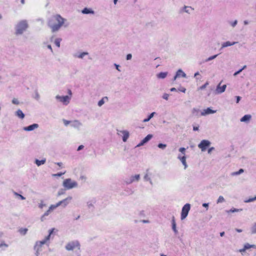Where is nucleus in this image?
<instances>
[{
	"label": "nucleus",
	"instance_id": "f257e3e1",
	"mask_svg": "<svg viewBox=\"0 0 256 256\" xmlns=\"http://www.w3.org/2000/svg\"><path fill=\"white\" fill-rule=\"evenodd\" d=\"M66 20L62 18L59 14H56L52 16L48 21V26L50 28L52 32H58L62 26L64 24Z\"/></svg>",
	"mask_w": 256,
	"mask_h": 256
},
{
	"label": "nucleus",
	"instance_id": "f03ea898",
	"mask_svg": "<svg viewBox=\"0 0 256 256\" xmlns=\"http://www.w3.org/2000/svg\"><path fill=\"white\" fill-rule=\"evenodd\" d=\"M28 25L26 20H22L19 22L16 26V35H21L24 32H25L28 28Z\"/></svg>",
	"mask_w": 256,
	"mask_h": 256
},
{
	"label": "nucleus",
	"instance_id": "7ed1b4c3",
	"mask_svg": "<svg viewBox=\"0 0 256 256\" xmlns=\"http://www.w3.org/2000/svg\"><path fill=\"white\" fill-rule=\"evenodd\" d=\"M65 248L68 251H73L76 249L80 250V244L78 240L70 241L66 244Z\"/></svg>",
	"mask_w": 256,
	"mask_h": 256
},
{
	"label": "nucleus",
	"instance_id": "20e7f679",
	"mask_svg": "<svg viewBox=\"0 0 256 256\" xmlns=\"http://www.w3.org/2000/svg\"><path fill=\"white\" fill-rule=\"evenodd\" d=\"M62 186L66 190H70L74 188H77L78 186V184L76 182L69 178L64 180Z\"/></svg>",
	"mask_w": 256,
	"mask_h": 256
},
{
	"label": "nucleus",
	"instance_id": "39448f33",
	"mask_svg": "<svg viewBox=\"0 0 256 256\" xmlns=\"http://www.w3.org/2000/svg\"><path fill=\"white\" fill-rule=\"evenodd\" d=\"M190 205L189 204H186L182 208L181 213V220H183L187 216L190 210Z\"/></svg>",
	"mask_w": 256,
	"mask_h": 256
},
{
	"label": "nucleus",
	"instance_id": "423d86ee",
	"mask_svg": "<svg viewBox=\"0 0 256 256\" xmlns=\"http://www.w3.org/2000/svg\"><path fill=\"white\" fill-rule=\"evenodd\" d=\"M211 143L208 140H202L198 144V147L201 150L202 152L206 150V148L210 145Z\"/></svg>",
	"mask_w": 256,
	"mask_h": 256
},
{
	"label": "nucleus",
	"instance_id": "0eeeda50",
	"mask_svg": "<svg viewBox=\"0 0 256 256\" xmlns=\"http://www.w3.org/2000/svg\"><path fill=\"white\" fill-rule=\"evenodd\" d=\"M140 179V174H136L134 176H131L129 178H126L125 182L127 184H130L134 182L139 181Z\"/></svg>",
	"mask_w": 256,
	"mask_h": 256
},
{
	"label": "nucleus",
	"instance_id": "6e6552de",
	"mask_svg": "<svg viewBox=\"0 0 256 256\" xmlns=\"http://www.w3.org/2000/svg\"><path fill=\"white\" fill-rule=\"evenodd\" d=\"M56 98L62 102L64 104L67 105L70 103V96H60L59 95H57L56 96Z\"/></svg>",
	"mask_w": 256,
	"mask_h": 256
},
{
	"label": "nucleus",
	"instance_id": "1a4fd4ad",
	"mask_svg": "<svg viewBox=\"0 0 256 256\" xmlns=\"http://www.w3.org/2000/svg\"><path fill=\"white\" fill-rule=\"evenodd\" d=\"M117 134L120 136H122V140L124 142H126L129 137V132L126 130H117Z\"/></svg>",
	"mask_w": 256,
	"mask_h": 256
},
{
	"label": "nucleus",
	"instance_id": "9d476101",
	"mask_svg": "<svg viewBox=\"0 0 256 256\" xmlns=\"http://www.w3.org/2000/svg\"><path fill=\"white\" fill-rule=\"evenodd\" d=\"M88 52H76L72 54V56L74 58L83 59L85 56H88Z\"/></svg>",
	"mask_w": 256,
	"mask_h": 256
},
{
	"label": "nucleus",
	"instance_id": "9b49d317",
	"mask_svg": "<svg viewBox=\"0 0 256 256\" xmlns=\"http://www.w3.org/2000/svg\"><path fill=\"white\" fill-rule=\"evenodd\" d=\"M221 82H220L216 86L215 90V94H220L224 92L226 88V85L224 84L222 86H220Z\"/></svg>",
	"mask_w": 256,
	"mask_h": 256
},
{
	"label": "nucleus",
	"instance_id": "f8f14e48",
	"mask_svg": "<svg viewBox=\"0 0 256 256\" xmlns=\"http://www.w3.org/2000/svg\"><path fill=\"white\" fill-rule=\"evenodd\" d=\"M193 10L194 9L191 6H184L180 9L179 13L182 14L184 12H186L188 14H190Z\"/></svg>",
	"mask_w": 256,
	"mask_h": 256
},
{
	"label": "nucleus",
	"instance_id": "ddd939ff",
	"mask_svg": "<svg viewBox=\"0 0 256 256\" xmlns=\"http://www.w3.org/2000/svg\"><path fill=\"white\" fill-rule=\"evenodd\" d=\"M153 136L151 134L147 135L137 146L136 147H140L144 146L152 138Z\"/></svg>",
	"mask_w": 256,
	"mask_h": 256
},
{
	"label": "nucleus",
	"instance_id": "4468645a",
	"mask_svg": "<svg viewBox=\"0 0 256 256\" xmlns=\"http://www.w3.org/2000/svg\"><path fill=\"white\" fill-rule=\"evenodd\" d=\"M47 240H46L44 239L42 240L41 241H37L36 242L35 246H34V249H38V250H42V246L44 244H46Z\"/></svg>",
	"mask_w": 256,
	"mask_h": 256
},
{
	"label": "nucleus",
	"instance_id": "2eb2a0df",
	"mask_svg": "<svg viewBox=\"0 0 256 256\" xmlns=\"http://www.w3.org/2000/svg\"><path fill=\"white\" fill-rule=\"evenodd\" d=\"M54 210V208H52V205L50 206L49 207L48 209V210H46L44 214L41 216L40 218V220L42 222H44L45 219H46V216H48L51 212H52Z\"/></svg>",
	"mask_w": 256,
	"mask_h": 256
},
{
	"label": "nucleus",
	"instance_id": "dca6fc26",
	"mask_svg": "<svg viewBox=\"0 0 256 256\" xmlns=\"http://www.w3.org/2000/svg\"><path fill=\"white\" fill-rule=\"evenodd\" d=\"M39 126L38 124H34L32 125H30L28 126H26L23 128V130L25 131H32L34 129L38 128Z\"/></svg>",
	"mask_w": 256,
	"mask_h": 256
},
{
	"label": "nucleus",
	"instance_id": "f3484780",
	"mask_svg": "<svg viewBox=\"0 0 256 256\" xmlns=\"http://www.w3.org/2000/svg\"><path fill=\"white\" fill-rule=\"evenodd\" d=\"M216 112V110H212L210 108H208L206 109H204L202 112L201 115L204 116L208 114H214Z\"/></svg>",
	"mask_w": 256,
	"mask_h": 256
},
{
	"label": "nucleus",
	"instance_id": "a211bd4d",
	"mask_svg": "<svg viewBox=\"0 0 256 256\" xmlns=\"http://www.w3.org/2000/svg\"><path fill=\"white\" fill-rule=\"evenodd\" d=\"M72 196H68L65 199L60 201L61 206H62L64 208H65L70 202L72 200Z\"/></svg>",
	"mask_w": 256,
	"mask_h": 256
},
{
	"label": "nucleus",
	"instance_id": "6ab92c4d",
	"mask_svg": "<svg viewBox=\"0 0 256 256\" xmlns=\"http://www.w3.org/2000/svg\"><path fill=\"white\" fill-rule=\"evenodd\" d=\"M250 248H256V246L254 244H250L248 243L244 244V248L240 250V252H244L246 250Z\"/></svg>",
	"mask_w": 256,
	"mask_h": 256
},
{
	"label": "nucleus",
	"instance_id": "aec40b11",
	"mask_svg": "<svg viewBox=\"0 0 256 256\" xmlns=\"http://www.w3.org/2000/svg\"><path fill=\"white\" fill-rule=\"evenodd\" d=\"M180 76L182 78L186 77V74L181 69H180L177 71L176 76L174 78V80H175L177 78H179Z\"/></svg>",
	"mask_w": 256,
	"mask_h": 256
},
{
	"label": "nucleus",
	"instance_id": "412c9836",
	"mask_svg": "<svg viewBox=\"0 0 256 256\" xmlns=\"http://www.w3.org/2000/svg\"><path fill=\"white\" fill-rule=\"evenodd\" d=\"M82 126V124L78 120H74L71 122V126L74 128L79 129Z\"/></svg>",
	"mask_w": 256,
	"mask_h": 256
},
{
	"label": "nucleus",
	"instance_id": "4be33fe9",
	"mask_svg": "<svg viewBox=\"0 0 256 256\" xmlns=\"http://www.w3.org/2000/svg\"><path fill=\"white\" fill-rule=\"evenodd\" d=\"M237 43H238V42H230V41H227L222 44L220 49L227 46H233Z\"/></svg>",
	"mask_w": 256,
	"mask_h": 256
},
{
	"label": "nucleus",
	"instance_id": "5701e85b",
	"mask_svg": "<svg viewBox=\"0 0 256 256\" xmlns=\"http://www.w3.org/2000/svg\"><path fill=\"white\" fill-rule=\"evenodd\" d=\"M82 12L83 14H94V12L92 8H84L82 10Z\"/></svg>",
	"mask_w": 256,
	"mask_h": 256
},
{
	"label": "nucleus",
	"instance_id": "b1692460",
	"mask_svg": "<svg viewBox=\"0 0 256 256\" xmlns=\"http://www.w3.org/2000/svg\"><path fill=\"white\" fill-rule=\"evenodd\" d=\"M15 115L18 117V118H20V119H23L24 118V116H25V115L23 113V112H22V110L20 109H18V110L16 112H15Z\"/></svg>",
	"mask_w": 256,
	"mask_h": 256
},
{
	"label": "nucleus",
	"instance_id": "393cba45",
	"mask_svg": "<svg viewBox=\"0 0 256 256\" xmlns=\"http://www.w3.org/2000/svg\"><path fill=\"white\" fill-rule=\"evenodd\" d=\"M252 118V116L250 114H246L240 118L241 122H248Z\"/></svg>",
	"mask_w": 256,
	"mask_h": 256
},
{
	"label": "nucleus",
	"instance_id": "a878e982",
	"mask_svg": "<svg viewBox=\"0 0 256 256\" xmlns=\"http://www.w3.org/2000/svg\"><path fill=\"white\" fill-rule=\"evenodd\" d=\"M167 75V72H160L156 74V77L159 79H164L166 78Z\"/></svg>",
	"mask_w": 256,
	"mask_h": 256
},
{
	"label": "nucleus",
	"instance_id": "bb28decb",
	"mask_svg": "<svg viewBox=\"0 0 256 256\" xmlns=\"http://www.w3.org/2000/svg\"><path fill=\"white\" fill-rule=\"evenodd\" d=\"M46 158H44L42 160H38V159H36L35 160V164L38 166H40L42 164H44L46 163Z\"/></svg>",
	"mask_w": 256,
	"mask_h": 256
},
{
	"label": "nucleus",
	"instance_id": "cd10ccee",
	"mask_svg": "<svg viewBox=\"0 0 256 256\" xmlns=\"http://www.w3.org/2000/svg\"><path fill=\"white\" fill-rule=\"evenodd\" d=\"M144 181H148L151 185L153 184L150 178L148 176V173H146L144 176Z\"/></svg>",
	"mask_w": 256,
	"mask_h": 256
},
{
	"label": "nucleus",
	"instance_id": "c85d7f7f",
	"mask_svg": "<svg viewBox=\"0 0 256 256\" xmlns=\"http://www.w3.org/2000/svg\"><path fill=\"white\" fill-rule=\"evenodd\" d=\"M184 166V168L186 169L188 168V165L186 162V157L185 156H182V158H181V160H180Z\"/></svg>",
	"mask_w": 256,
	"mask_h": 256
},
{
	"label": "nucleus",
	"instance_id": "c756f323",
	"mask_svg": "<svg viewBox=\"0 0 256 256\" xmlns=\"http://www.w3.org/2000/svg\"><path fill=\"white\" fill-rule=\"evenodd\" d=\"M172 228L176 234H178V232L176 228V224L174 220V217L172 218Z\"/></svg>",
	"mask_w": 256,
	"mask_h": 256
},
{
	"label": "nucleus",
	"instance_id": "7c9ffc66",
	"mask_svg": "<svg viewBox=\"0 0 256 256\" xmlns=\"http://www.w3.org/2000/svg\"><path fill=\"white\" fill-rule=\"evenodd\" d=\"M156 114L155 112H152L151 113L148 117V118H145L143 120L144 122H146L150 120L153 118V116Z\"/></svg>",
	"mask_w": 256,
	"mask_h": 256
},
{
	"label": "nucleus",
	"instance_id": "2f4dec72",
	"mask_svg": "<svg viewBox=\"0 0 256 256\" xmlns=\"http://www.w3.org/2000/svg\"><path fill=\"white\" fill-rule=\"evenodd\" d=\"M244 172V170L242 169V168H240L238 170V172H233L231 174V175L232 176H237V175H239L242 173H243Z\"/></svg>",
	"mask_w": 256,
	"mask_h": 256
},
{
	"label": "nucleus",
	"instance_id": "473e14b6",
	"mask_svg": "<svg viewBox=\"0 0 256 256\" xmlns=\"http://www.w3.org/2000/svg\"><path fill=\"white\" fill-rule=\"evenodd\" d=\"M54 230V228H52V229L49 230V234H48V236H46L45 238H44L45 240H46L48 241L50 240V236L53 233Z\"/></svg>",
	"mask_w": 256,
	"mask_h": 256
},
{
	"label": "nucleus",
	"instance_id": "72a5a7b5",
	"mask_svg": "<svg viewBox=\"0 0 256 256\" xmlns=\"http://www.w3.org/2000/svg\"><path fill=\"white\" fill-rule=\"evenodd\" d=\"M241 211H242V209H238V208H231L229 210H227L226 212L228 213V212H241Z\"/></svg>",
	"mask_w": 256,
	"mask_h": 256
},
{
	"label": "nucleus",
	"instance_id": "f704fd0d",
	"mask_svg": "<svg viewBox=\"0 0 256 256\" xmlns=\"http://www.w3.org/2000/svg\"><path fill=\"white\" fill-rule=\"evenodd\" d=\"M218 56V54H215V55L210 56L208 57V58L206 59L204 61H205V62H208L209 61H210V60L216 58Z\"/></svg>",
	"mask_w": 256,
	"mask_h": 256
},
{
	"label": "nucleus",
	"instance_id": "c9c22d12",
	"mask_svg": "<svg viewBox=\"0 0 256 256\" xmlns=\"http://www.w3.org/2000/svg\"><path fill=\"white\" fill-rule=\"evenodd\" d=\"M94 202H93L92 201H88V202H87V206H88V208H89V209H91V208H94Z\"/></svg>",
	"mask_w": 256,
	"mask_h": 256
},
{
	"label": "nucleus",
	"instance_id": "e433bc0d",
	"mask_svg": "<svg viewBox=\"0 0 256 256\" xmlns=\"http://www.w3.org/2000/svg\"><path fill=\"white\" fill-rule=\"evenodd\" d=\"M34 98L36 99V100H38L40 98V96L37 90H35L34 95Z\"/></svg>",
	"mask_w": 256,
	"mask_h": 256
},
{
	"label": "nucleus",
	"instance_id": "4c0bfd02",
	"mask_svg": "<svg viewBox=\"0 0 256 256\" xmlns=\"http://www.w3.org/2000/svg\"><path fill=\"white\" fill-rule=\"evenodd\" d=\"M225 201L224 198L222 196H220L216 201L217 204L222 203Z\"/></svg>",
	"mask_w": 256,
	"mask_h": 256
},
{
	"label": "nucleus",
	"instance_id": "58836bf2",
	"mask_svg": "<svg viewBox=\"0 0 256 256\" xmlns=\"http://www.w3.org/2000/svg\"><path fill=\"white\" fill-rule=\"evenodd\" d=\"M61 40L62 39L59 38H56L54 40V44L58 48L60 46V42Z\"/></svg>",
	"mask_w": 256,
	"mask_h": 256
},
{
	"label": "nucleus",
	"instance_id": "ea45409f",
	"mask_svg": "<svg viewBox=\"0 0 256 256\" xmlns=\"http://www.w3.org/2000/svg\"><path fill=\"white\" fill-rule=\"evenodd\" d=\"M14 195H15L17 198H20V199H21V200H25V199H26V198H25L24 196H22V195H21V194H18V192H14Z\"/></svg>",
	"mask_w": 256,
	"mask_h": 256
},
{
	"label": "nucleus",
	"instance_id": "a19ab883",
	"mask_svg": "<svg viewBox=\"0 0 256 256\" xmlns=\"http://www.w3.org/2000/svg\"><path fill=\"white\" fill-rule=\"evenodd\" d=\"M256 200V196L252 198H250L248 200H244V202L246 203H248Z\"/></svg>",
	"mask_w": 256,
	"mask_h": 256
},
{
	"label": "nucleus",
	"instance_id": "79ce46f5",
	"mask_svg": "<svg viewBox=\"0 0 256 256\" xmlns=\"http://www.w3.org/2000/svg\"><path fill=\"white\" fill-rule=\"evenodd\" d=\"M251 232L252 234H256V223H255L251 228Z\"/></svg>",
	"mask_w": 256,
	"mask_h": 256
},
{
	"label": "nucleus",
	"instance_id": "37998d69",
	"mask_svg": "<svg viewBox=\"0 0 256 256\" xmlns=\"http://www.w3.org/2000/svg\"><path fill=\"white\" fill-rule=\"evenodd\" d=\"M28 230L27 228H24L20 229L19 232L21 234H22L23 235H25L26 234Z\"/></svg>",
	"mask_w": 256,
	"mask_h": 256
},
{
	"label": "nucleus",
	"instance_id": "c03bdc74",
	"mask_svg": "<svg viewBox=\"0 0 256 256\" xmlns=\"http://www.w3.org/2000/svg\"><path fill=\"white\" fill-rule=\"evenodd\" d=\"M229 24L232 28H234L238 24V20H235L233 22H230Z\"/></svg>",
	"mask_w": 256,
	"mask_h": 256
},
{
	"label": "nucleus",
	"instance_id": "a18cd8bd",
	"mask_svg": "<svg viewBox=\"0 0 256 256\" xmlns=\"http://www.w3.org/2000/svg\"><path fill=\"white\" fill-rule=\"evenodd\" d=\"M158 148H161V149H162V150H164L166 147V144H159L158 146Z\"/></svg>",
	"mask_w": 256,
	"mask_h": 256
},
{
	"label": "nucleus",
	"instance_id": "49530a36",
	"mask_svg": "<svg viewBox=\"0 0 256 256\" xmlns=\"http://www.w3.org/2000/svg\"><path fill=\"white\" fill-rule=\"evenodd\" d=\"M104 98H102V99L98 101V104L99 106H101L104 104Z\"/></svg>",
	"mask_w": 256,
	"mask_h": 256
},
{
	"label": "nucleus",
	"instance_id": "de8ad7c7",
	"mask_svg": "<svg viewBox=\"0 0 256 256\" xmlns=\"http://www.w3.org/2000/svg\"><path fill=\"white\" fill-rule=\"evenodd\" d=\"M12 103L14 104L18 105L20 104V102H19V101L18 100V99H16V98H14L12 100Z\"/></svg>",
	"mask_w": 256,
	"mask_h": 256
},
{
	"label": "nucleus",
	"instance_id": "09e8293b",
	"mask_svg": "<svg viewBox=\"0 0 256 256\" xmlns=\"http://www.w3.org/2000/svg\"><path fill=\"white\" fill-rule=\"evenodd\" d=\"M179 151L183 154V156H185L186 148H180L179 149Z\"/></svg>",
	"mask_w": 256,
	"mask_h": 256
},
{
	"label": "nucleus",
	"instance_id": "8fccbe9b",
	"mask_svg": "<svg viewBox=\"0 0 256 256\" xmlns=\"http://www.w3.org/2000/svg\"><path fill=\"white\" fill-rule=\"evenodd\" d=\"M63 122H64V124L66 126H67L68 124H71L72 121H70V120H68L64 119L63 120Z\"/></svg>",
	"mask_w": 256,
	"mask_h": 256
},
{
	"label": "nucleus",
	"instance_id": "3c124183",
	"mask_svg": "<svg viewBox=\"0 0 256 256\" xmlns=\"http://www.w3.org/2000/svg\"><path fill=\"white\" fill-rule=\"evenodd\" d=\"M61 206V204H60V202H57L55 204H52V206L54 208V210L56 209V208H58V206Z\"/></svg>",
	"mask_w": 256,
	"mask_h": 256
},
{
	"label": "nucleus",
	"instance_id": "603ef678",
	"mask_svg": "<svg viewBox=\"0 0 256 256\" xmlns=\"http://www.w3.org/2000/svg\"><path fill=\"white\" fill-rule=\"evenodd\" d=\"M64 174V172H59V173H57V174H52V176H54V177L60 176L62 174Z\"/></svg>",
	"mask_w": 256,
	"mask_h": 256
},
{
	"label": "nucleus",
	"instance_id": "864d4df0",
	"mask_svg": "<svg viewBox=\"0 0 256 256\" xmlns=\"http://www.w3.org/2000/svg\"><path fill=\"white\" fill-rule=\"evenodd\" d=\"M169 97V94L165 93L162 96V98L166 100H168Z\"/></svg>",
	"mask_w": 256,
	"mask_h": 256
},
{
	"label": "nucleus",
	"instance_id": "5fc2aeb1",
	"mask_svg": "<svg viewBox=\"0 0 256 256\" xmlns=\"http://www.w3.org/2000/svg\"><path fill=\"white\" fill-rule=\"evenodd\" d=\"M208 84V83L206 82V84H204V85L200 87L199 89L200 90L204 89L206 86Z\"/></svg>",
	"mask_w": 256,
	"mask_h": 256
},
{
	"label": "nucleus",
	"instance_id": "6e6d98bb",
	"mask_svg": "<svg viewBox=\"0 0 256 256\" xmlns=\"http://www.w3.org/2000/svg\"><path fill=\"white\" fill-rule=\"evenodd\" d=\"M2 246H4L5 248H8V244H6L5 242H2L1 244H0V248L2 247Z\"/></svg>",
	"mask_w": 256,
	"mask_h": 256
},
{
	"label": "nucleus",
	"instance_id": "4d7b16f0",
	"mask_svg": "<svg viewBox=\"0 0 256 256\" xmlns=\"http://www.w3.org/2000/svg\"><path fill=\"white\" fill-rule=\"evenodd\" d=\"M46 204H44L42 202H41V203L39 204L38 207L40 208H42L44 206H46Z\"/></svg>",
	"mask_w": 256,
	"mask_h": 256
},
{
	"label": "nucleus",
	"instance_id": "13d9d810",
	"mask_svg": "<svg viewBox=\"0 0 256 256\" xmlns=\"http://www.w3.org/2000/svg\"><path fill=\"white\" fill-rule=\"evenodd\" d=\"M36 250L35 254L36 256H39L40 252L42 251V250H38V249H34Z\"/></svg>",
	"mask_w": 256,
	"mask_h": 256
},
{
	"label": "nucleus",
	"instance_id": "bf43d9fd",
	"mask_svg": "<svg viewBox=\"0 0 256 256\" xmlns=\"http://www.w3.org/2000/svg\"><path fill=\"white\" fill-rule=\"evenodd\" d=\"M64 194V190L62 189V190H60L58 192V196H60V195L63 194Z\"/></svg>",
	"mask_w": 256,
	"mask_h": 256
},
{
	"label": "nucleus",
	"instance_id": "052dcab7",
	"mask_svg": "<svg viewBox=\"0 0 256 256\" xmlns=\"http://www.w3.org/2000/svg\"><path fill=\"white\" fill-rule=\"evenodd\" d=\"M132 58V55L130 54H128L126 55V60H130Z\"/></svg>",
	"mask_w": 256,
	"mask_h": 256
},
{
	"label": "nucleus",
	"instance_id": "680f3d73",
	"mask_svg": "<svg viewBox=\"0 0 256 256\" xmlns=\"http://www.w3.org/2000/svg\"><path fill=\"white\" fill-rule=\"evenodd\" d=\"M242 72V70H240V69L239 70H238L237 72H236L234 73V76H236L237 75L240 74Z\"/></svg>",
	"mask_w": 256,
	"mask_h": 256
},
{
	"label": "nucleus",
	"instance_id": "e2e57ef3",
	"mask_svg": "<svg viewBox=\"0 0 256 256\" xmlns=\"http://www.w3.org/2000/svg\"><path fill=\"white\" fill-rule=\"evenodd\" d=\"M214 150V147H212L210 148L208 150V154H210L211 153V152Z\"/></svg>",
	"mask_w": 256,
	"mask_h": 256
},
{
	"label": "nucleus",
	"instance_id": "0e129e2a",
	"mask_svg": "<svg viewBox=\"0 0 256 256\" xmlns=\"http://www.w3.org/2000/svg\"><path fill=\"white\" fill-rule=\"evenodd\" d=\"M84 148V146L83 145H80V146L78 147L77 150H78V151H80V150H82V149H83V148Z\"/></svg>",
	"mask_w": 256,
	"mask_h": 256
},
{
	"label": "nucleus",
	"instance_id": "69168bd1",
	"mask_svg": "<svg viewBox=\"0 0 256 256\" xmlns=\"http://www.w3.org/2000/svg\"><path fill=\"white\" fill-rule=\"evenodd\" d=\"M114 66L116 68V69L118 71V72H120V70L119 68V67H120V66L118 64H114Z\"/></svg>",
	"mask_w": 256,
	"mask_h": 256
},
{
	"label": "nucleus",
	"instance_id": "338daca9",
	"mask_svg": "<svg viewBox=\"0 0 256 256\" xmlns=\"http://www.w3.org/2000/svg\"><path fill=\"white\" fill-rule=\"evenodd\" d=\"M202 206L204 208H206V209L208 210V203H204L202 204Z\"/></svg>",
	"mask_w": 256,
	"mask_h": 256
},
{
	"label": "nucleus",
	"instance_id": "774afa93",
	"mask_svg": "<svg viewBox=\"0 0 256 256\" xmlns=\"http://www.w3.org/2000/svg\"><path fill=\"white\" fill-rule=\"evenodd\" d=\"M236 103H238L240 100L241 98L240 96H236Z\"/></svg>",
	"mask_w": 256,
	"mask_h": 256
}]
</instances>
